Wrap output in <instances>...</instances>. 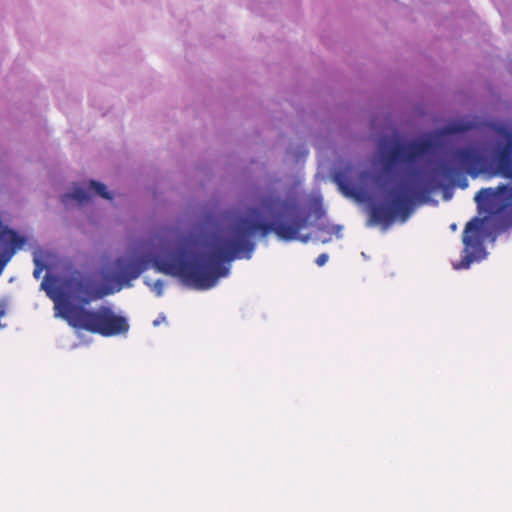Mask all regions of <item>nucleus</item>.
<instances>
[{
	"instance_id": "obj_11",
	"label": "nucleus",
	"mask_w": 512,
	"mask_h": 512,
	"mask_svg": "<svg viewBox=\"0 0 512 512\" xmlns=\"http://www.w3.org/2000/svg\"><path fill=\"white\" fill-rule=\"evenodd\" d=\"M33 262H34L33 277L35 279H39L43 270L48 269L49 266L37 253H34Z\"/></svg>"
},
{
	"instance_id": "obj_3",
	"label": "nucleus",
	"mask_w": 512,
	"mask_h": 512,
	"mask_svg": "<svg viewBox=\"0 0 512 512\" xmlns=\"http://www.w3.org/2000/svg\"><path fill=\"white\" fill-rule=\"evenodd\" d=\"M256 235L265 238L270 234L284 242L314 241V233L303 235L301 230L315 227L322 233H334L337 239L343 237V226L331 224L323 205L322 196H311L300 202L296 196L283 197L275 190L258 197L256 206L247 208Z\"/></svg>"
},
{
	"instance_id": "obj_5",
	"label": "nucleus",
	"mask_w": 512,
	"mask_h": 512,
	"mask_svg": "<svg viewBox=\"0 0 512 512\" xmlns=\"http://www.w3.org/2000/svg\"><path fill=\"white\" fill-rule=\"evenodd\" d=\"M177 233L171 237L160 235L156 241L147 243L149 249L142 254L119 256L101 267L102 282L94 285L97 297H105L119 292L124 286L130 287L131 281L137 279L152 263L160 273L176 277Z\"/></svg>"
},
{
	"instance_id": "obj_14",
	"label": "nucleus",
	"mask_w": 512,
	"mask_h": 512,
	"mask_svg": "<svg viewBox=\"0 0 512 512\" xmlns=\"http://www.w3.org/2000/svg\"><path fill=\"white\" fill-rule=\"evenodd\" d=\"M328 259H329L328 254H327V253H322V254H320V255L316 258L315 263H316L318 266H323V265H325V264L327 263Z\"/></svg>"
},
{
	"instance_id": "obj_12",
	"label": "nucleus",
	"mask_w": 512,
	"mask_h": 512,
	"mask_svg": "<svg viewBox=\"0 0 512 512\" xmlns=\"http://www.w3.org/2000/svg\"><path fill=\"white\" fill-rule=\"evenodd\" d=\"M144 283L151 288L157 297H161L163 295L165 284L163 280L157 279L153 284H151L148 280H145Z\"/></svg>"
},
{
	"instance_id": "obj_16",
	"label": "nucleus",
	"mask_w": 512,
	"mask_h": 512,
	"mask_svg": "<svg viewBox=\"0 0 512 512\" xmlns=\"http://www.w3.org/2000/svg\"><path fill=\"white\" fill-rule=\"evenodd\" d=\"M307 150L303 147L302 149L299 150V154H307Z\"/></svg>"
},
{
	"instance_id": "obj_15",
	"label": "nucleus",
	"mask_w": 512,
	"mask_h": 512,
	"mask_svg": "<svg viewBox=\"0 0 512 512\" xmlns=\"http://www.w3.org/2000/svg\"><path fill=\"white\" fill-rule=\"evenodd\" d=\"M166 321V316L164 313H160L158 315V317L153 321V326L154 327H157L159 326L162 322H165Z\"/></svg>"
},
{
	"instance_id": "obj_17",
	"label": "nucleus",
	"mask_w": 512,
	"mask_h": 512,
	"mask_svg": "<svg viewBox=\"0 0 512 512\" xmlns=\"http://www.w3.org/2000/svg\"><path fill=\"white\" fill-rule=\"evenodd\" d=\"M451 230L455 231L457 229V225L455 223L450 225Z\"/></svg>"
},
{
	"instance_id": "obj_2",
	"label": "nucleus",
	"mask_w": 512,
	"mask_h": 512,
	"mask_svg": "<svg viewBox=\"0 0 512 512\" xmlns=\"http://www.w3.org/2000/svg\"><path fill=\"white\" fill-rule=\"evenodd\" d=\"M205 223L215 224L216 229H201L204 250H196L199 236L193 232H177L176 277L198 290L216 286L220 278L230 274L227 264L239 259L250 260L257 246L247 209L229 213L222 226L215 223L212 213H207Z\"/></svg>"
},
{
	"instance_id": "obj_9",
	"label": "nucleus",
	"mask_w": 512,
	"mask_h": 512,
	"mask_svg": "<svg viewBox=\"0 0 512 512\" xmlns=\"http://www.w3.org/2000/svg\"><path fill=\"white\" fill-rule=\"evenodd\" d=\"M69 200H75L79 204H85L91 201V195L89 190H86L80 186H74L71 192H67L61 195V202L63 204H67Z\"/></svg>"
},
{
	"instance_id": "obj_4",
	"label": "nucleus",
	"mask_w": 512,
	"mask_h": 512,
	"mask_svg": "<svg viewBox=\"0 0 512 512\" xmlns=\"http://www.w3.org/2000/svg\"><path fill=\"white\" fill-rule=\"evenodd\" d=\"M47 277L41 283L47 296L55 303V316L65 319L76 329H83L103 337L126 335L130 324L125 315L117 314L111 306L101 305L95 310L85 306L97 297V288L79 272L64 277Z\"/></svg>"
},
{
	"instance_id": "obj_10",
	"label": "nucleus",
	"mask_w": 512,
	"mask_h": 512,
	"mask_svg": "<svg viewBox=\"0 0 512 512\" xmlns=\"http://www.w3.org/2000/svg\"><path fill=\"white\" fill-rule=\"evenodd\" d=\"M88 190L91 197L99 196L105 200H112L114 198V194L108 190L107 185L97 180L92 179L88 182Z\"/></svg>"
},
{
	"instance_id": "obj_6",
	"label": "nucleus",
	"mask_w": 512,
	"mask_h": 512,
	"mask_svg": "<svg viewBox=\"0 0 512 512\" xmlns=\"http://www.w3.org/2000/svg\"><path fill=\"white\" fill-rule=\"evenodd\" d=\"M490 217L475 216L465 225L463 231V244L461 260L453 263L455 270L469 269L473 262H481L486 259L488 252L483 244L484 238H491V241L496 240V235L486 229V225Z\"/></svg>"
},
{
	"instance_id": "obj_1",
	"label": "nucleus",
	"mask_w": 512,
	"mask_h": 512,
	"mask_svg": "<svg viewBox=\"0 0 512 512\" xmlns=\"http://www.w3.org/2000/svg\"><path fill=\"white\" fill-rule=\"evenodd\" d=\"M483 125L493 131L498 139L491 154L480 145H466L451 152L449 158L436 160L423 176L417 168L413 143L406 140L397 130L392 135L383 134L377 141V152L372 164L374 171L364 170L359 178L371 180L383 193V200L370 204L368 225H391L396 218L406 221L417 201H432L430 193L442 189L443 199L453 196V186L464 189L468 180L464 172L475 178L489 171L493 165L503 175L512 177V127L500 120H487ZM474 200L479 214L500 216L495 223L498 232L506 231L512 225V184H501L497 188L480 189Z\"/></svg>"
},
{
	"instance_id": "obj_7",
	"label": "nucleus",
	"mask_w": 512,
	"mask_h": 512,
	"mask_svg": "<svg viewBox=\"0 0 512 512\" xmlns=\"http://www.w3.org/2000/svg\"><path fill=\"white\" fill-rule=\"evenodd\" d=\"M350 167L344 170H338L333 174L334 182L339 186L342 193L349 197L364 199L368 196L367 188L353 182L349 176Z\"/></svg>"
},
{
	"instance_id": "obj_8",
	"label": "nucleus",
	"mask_w": 512,
	"mask_h": 512,
	"mask_svg": "<svg viewBox=\"0 0 512 512\" xmlns=\"http://www.w3.org/2000/svg\"><path fill=\"white\" fill-rule=\"evenodd\" d=\"M477 128L475 121L466 119H457L449 123L448 131L452 135L463 136Z\"/></svg>"
},
{
	"instance_id": "obj_13",
	"label": "nucleus",
	"mask_w": 512,
	"mask_h": 512,
	"mask_svg": "<svg viewBox=\"0 0 512 512\" xmlns=\"http://www.w3.org/2000/svg\"><path fill=\"white\" fill-rule=\"evenodd\" d=\"M332 235L334 233H322L317 230L316 233H314V241L315 242H321V243H329L332 240Z\"/></svg>"
}]
</instances>
